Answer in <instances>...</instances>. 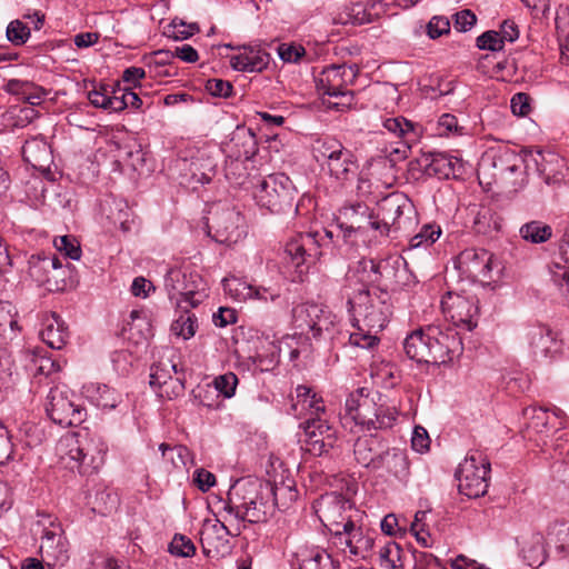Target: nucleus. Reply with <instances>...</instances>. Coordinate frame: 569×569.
I'll use <instances>...</instances> for the list:
<instances>
[{"label": "nucleus", "mask_w": 569, "mask_h": 569, "mask_svg": "<svg viewBox=\"0 0 569 569\" xmlns=\"http://www.w3.org/2000/svg\"><path fill=\"white\" fill-rule=\"evenodd\" d=\"M386 266L373 260H362L356 271L347 274L345 295L348 298L349 311L355 320L373 330H383L391 315V305L387 291L371 292L369 283H377L382 277Z\"/></svg>", "instance_id": "nucleus-1"}, {"label": "nucleus", "mask_w": 569, "mask_h": 569, "mask_svg": "<svg viewBox=\"0 0 569 569\" xmlns=\"http://www.w3.org/2000/svg\"><path fill=\"white\" fill-rule=\"evenodd\" d=\"M403 350L418 363L442 365L461 353L462 343L455 329L432 323L409 333Z\"/></svg>", "instance_id": "nucleus-2"}, {"label": "nucleus", "mask_w": 569, "mask_h": 569, "mask_svg": "<svg viewBox=\"0 0 569 569\" xmlns=\"http://www.w3.org/2000/svg\"><path fill=\"white\" fill-rule=\"evenodd\" d=\"M274 489L270 481L263 485L257 480H238L229 490L223 508L236 522H264L277 506Z\"/></svg>", "instance_id": "nucleus-3"}, {"label": "nucleus", "mask_w": 569, "mask_h": 569, "mask_svg": "<svg viewBox=\"0 0 569 569\" xmlns=\"http://www.w3.org/2000/svg\"><path fill=\"white\" fill-rule=\"evenodd\" d=\"M336 322V316L327 307L305 302L296 305L291 310L290 329L292 333H287L296 347L288 345L290 348V359H297L300 353L308 352L311 340L320 338L322 332L329 331Z\"/></svg>", "instance_id": "nucleus-4"}, {"label": "nucleus", "mask_w": 569, "mask_h": 569, "mask_svg": "<svg viewBox=\"0 0 569 569\" xmlns=\"http://www.w3.org/2000/svg\"><path fill=\"white\" fill-rule=\"evenodd\" d=\"M346 417L351 419L362 431L387 430L395 426L398 410L395 406L378 401L366 388H358L346 399Z\"/></svg>", "instance_id": "nucleus-5"}, {"label": "nucleus", "mask_w": 569, "mask_h": 569, "mask_svg": "<svg viewBox=\"0 0 569 569\" xmlns=\"http://www.w3.org/2000/svg\"><path fill=\"white\" fill-rule=\"evenodd\" d=\"M312 153L322 169L327 168L330 176L339 181H348L357 173L358 164L353 154L336 139L316 140Z\"/></svg>", "instance_id": "nucleus-6"}, {"label": "nucleus", "mask_w": 569, "mask_h": 569, "mask_svg": "<svg viewBox=\"0 0 569 569\" xmlns=\"http://www.w3.org/2000/svg\"><path fill=\"white\" fill-rule=\"evenodd\" d=\"M459 277L470 282L489 283L500 273V262L490 251L468 248L453 260Z\"/></svg>", "instance_id": "nucleus-7"}, {"label": "nucleus", "mask_w": 569, "mask_h": 569, "mask_svg": "<svg viewBox=\"0 0 569 569\" xmlns=\"http://www.w3.org/2000/svg\"><path fill=\"white\" fill-rule=\"evenodd\" d=\"M377 218L378 234L387 237L390 231L406 230L412 226L415 207L403 193H391L379 203Z\"/></svg>", "instance_id": "nucleus-8"}, {"label": "nucleus", "mask_w": 569, "mask_h": 569, "mask_svg": "<svg viewBox=\"0 0 569 569\" xmlns=\"http://www.w3.org/2000/svg\"><path fill=\"white\" fill-rule=\"evenodd\" d=\"M208 233L219 243H237L244 234L243 217L227 203H216L207 217Z\"/></svg>", "instance_id": "nucleus-9"}, {"label": "nucleus", "mask_w": 569, "mask_h": 569, "mask_svg": "<svg viewBox=\"0 0 569 569\" xmlns=\"http://www.w3.org/2000/svg\"><path fill=\"white\" fill-rule=\"evenodd\" d=\"M316 511L332 536L346 530L349 522L360 521L362 517L349 499L337 492L322 495L318 500Z\"/></svg>", "instance_id": "nucleus-10"}, {"label": "nucleus", "mask_w": 569, "mask_h": 569, "mask_svg": "<svg viewBox=\"0 0 569 569\" xmlns=\"http://www.w3.org/2000/svg\"><path fill=\"white\" fill-rule=\"evenodd\" d=\"M490 462L480 451H470L456 472L460 493L479 498L488 491Z\"/></svg>", "instance_id": "nucleus-11"}, {"label": "nucleus", "mask_w": 569, "mask_h": 569, "mask_svg": "<svg viewBox=\"0 0 569 569\" xmlns=\"http://www.w3.org/2000/svg\"><path fill=\"white\" fill-rule=\"evenodd\" d=\"M521 340L530 356L539 362H552L559 359L563 351V342L558 332L542 323L523 327Z\"/></svg>", "instance_id": "nucleus-12"}, {"label": "nucleus", "mask_w": 569, "mask_h": 569, "mask_svg": "<svg viewBox=\"0 0 569 569\" xmlns=\"http://www.w3.org/2000/svg\"><path fill=\"white\" fill-rule=\"evenodd\" d=\"M78 397L66 386L50 389L46 400V412L57 425L78 426L86 420V409L78 402Z\"/></svg>", "instance_id": "nucleus-13"}, {"label": "nucleus", "mask_w": 569, "mask_h": 569, "mask_svg": "<svg viewBox=\"0 0 569 569\" xmlns=\"http://www.w3.org/2000/svg\"><path fill=\"white\" fill-rule=\"evenodd\" d=\"M164 287L171 301L178 308L187 309L199 306L207 297L204 283L199 274L187 277L179 269H170L164 278Z\"/></svg>", "instance_id": "nucleus-14"}, {"label": "nucleus", "mask_w": 569, "mask_h": 569, "mask_svg": "<svg viewBox=\"0 0 569 569\" xmlns=\"http://www.w3.org/2000/svg\"><path fill=\"white\" fill-rule=\"evenodd\" d=\"M38 526L42 527L40 553L49 567L63 566L68 559V543L57 519L50 515H39Z\"/></svg>", "instance_id": "nucleus-15"}, {"label": "nucleus", "mask_w": 569, "mask_h": 569, "mask_svg": "<svg viewBox=\"0 0 569 569\" xmlns=\"http://www.w3.org/2000/svg\"><path fill=\"white\" fill-rule=\"evenodd\" d=\"M440 305L445 318L455 327L466 331L477 327L479 307L473 296L449 291L441 298Z\"/></svg>", "instance_id": "nucleus-16"}, {"label": "nucleus", "mask_w": 569, "mask_h": 569, "mask_svg": "<svg viewBox=\"0 0 569 569\" xmlns=\"http://www.w3.org/2000/svg\"><path fill=\"white\" fill-rule=\"evenodd\" d=\"M300 441L305 443L306 450L313 456H322L333 448L337 440V431L329 423L326 415L316 418H308L299 425Z\"/></svg>", "instance_id": "nucleus-17"}, {"label": "nucleus", "mask_w": 569, "mask_h": 569, "mask_svg": "<svg viewBox=\"0 0 569 569\" xmlns=\"http://www.w3.org/2000/svg\"><path fill=\"white\" fill-rule=\"evenodd\" d=\"M529 152L530 150H523L521 153H517L510 149L500 151L492 160L495 174L509 183L515 190L525 187L527 173L532 170L527 161Z\"/></svg>", "instance_id": "nucleus-18"}, {"label": "nucleus", "mask_w": 569, "mask_h": 569, "mask_svg": "<svg viewBox=\"0 0 569 569\" xmlns=\"http://www.w3.org/2000/svg\"><path fill=\"white\" fill-rule=\"evenodd\" d=\"M339 220L338 227L345 237H351L352 233L367 236L369 232L373 233L375 239L380 237L376 228L378 218L365 203L357 202L342 207L339 210Z\"/></svg>", "instance_id": "nucleus-19"}, {"label": "nucleus", "mask_w": 569, "mask_h": 569, "mask_svg": "<svg viewBox=\"0 0 569 569\" xmlns=\"http://www.w3.org/2000/svg\"><path fill=\"white\" fill-rule=\"evenodd\" d=\"M316 233H299L297 239L287 243V253L290 261H287V270H289L291 282H305L308 278L311 264V250L316 248Z\"/></svg>", "instance_id": "nucleus-20"}, {"label": "nucleus", "mask_w": 569, "mask_h": 569, "mask_svg": "<svg viewBox=\"0 0 569 569\" xmlns=\"http://www.w3.org/2000/svg\"><path fill=\"white\" fill-rule=\"evenodd\" d=\"M382 127L390 134L400 139L396 143V147L386 149L388 156L391 158L392 161L406 159L410 152L412 143H416L420 137L419 127L401 116L386 118L382 121Z\"/></svg>", "instance_id": "nucleus-21"}, {"label": "nucleus", "mask_w": 569, "mask_h": 569, "mask_svg": "<svg viewBox=\"0 0 569 569\" xmlns=\"http://www.w3.org/2000/svg\"><path fill=\"white\" fill-rule=\"evenodd\" d=\"M527 161L547 184L560 183L569 174L567 161L553 151L530 150Z\"/></svg>", "instance_id": "nucleus-22"}, {"label": "nucleus", "mask_w": 569, "mask_h": 569, "mask_svg": "<svg viewBox=\"0 0 569 569\" xmlns=\"http://www.w3.org/2000/svg\"><path fill=\"white\" fill-rule=\"evenodd\" d=\"M244 528V525L236 522L233 516L222 508L219 518L214 522H204L201 530V543L203 548L208 546L218 550L220 546L227 542V537H238Z\"/></svg>", "instance_id": "nucleus-23"}, {"label": "nucleus", "mask_w": 569, "mask_h": 569, "mask_svg": "<svg viewBox=\"0 0 569 569\" xmlns=\"http://www.w3.org/2000/svg\"><path fill=\"white\" fill-rule=\"evenodd\" d=\"M291 413L297 419L316 418L326 415V405L322 397L307 385H299L291 398Z\"/></svg>", "instance_id": "nucleus-24"}, {"label": "nucleus", "mask_w": 569, "mask_h": 569, "mask_svg": "<svg viewBox=\"0 0 569 569\" xmlns=\"http://www.w3.org/2000/svg\"><path fill=\"white\" fill-rule=\"evenodd\" d=\"M358 522H349L346 530L333 536V543L342 551L348 549L351 556L365 559L372 549L373 539L363 532Z\"/></svg>", "instance_id": "nucleus-25"}, {"label": "nucleus", "mask_w": 569, "mask_h": 569, "mask_svg": "<svg viewBox=\"0 0 569 569\" xmlns=\"http://www.w3.org/2000/svg\"><path fill=\"white\" fill-rule=\"evenodd\" d=\"M353 76L352 67L331 64L315 77V82L320 94L339 97V93L345 90L348 79Z\"/></svg>", "instance_id": "nucleus-26"}, {"label": "nucleus", "mask_w": 569, "mask_h": 569, "mask_svg": "<svg viewBox=\"0 0 569 569\" xmlns=\"http://www.w3.org/2000/svg\"><path fill=\"white\" fill-rule=\"evenodd\" d=\"M82 459L84 462V475L98 471L106 461L108 445L103 438L97 433H91L82 429Z\"/></svg>", "instance_id": "nucleus-27"}, {"label": "nucleus", "mask_w": 569, "mask_h": 569, "mask_svg": "<svg viewBox=\"0 0 569 569\" xmlns=\"http://www.w3.org/2000/svg\"><path fill=\"white\" fill-rule=\"evenodd\" d=\"M60 460L70 469H78L84 475V462L82 459V432H68L62 436L56 447Z\"/></svg>", "instance_id": "nucleus-28"}, {"label": "nucleus", "mask_w": 569, "mask_h": 569, "mask_svg": "<svg viewBox=\"0 0 569 569\" xmlns=\"http://www.w3.org/2000/svg\"><path fill=\"white\" fill-rule=\"evenodd\" d=\"M383 470L388 476L395 477L400 481H406L410 475V463L408 455L405 450L399 448L383 449L377 467L373 471Z\"/></svg>", "instance_id": "nucleus-29"}, {"label": "nucleus", "mask_w": 569, "mask_h": 569, "mask_svg": "<svg viewBox=\"0 0 569 569\" xmlns=\"http://www.w3.org/2000/svg\"><path fill=\"white\" fill-rule=\"evenodd\" d=\"M40 337L50 348L61 350L68 342L69 330L61 317L51 312L42 319Z\"/></svg>", "instance_id": "nucleus-30"}, {"label": "nucleus", "mask_w": 569, "mask_h": 569, "mask_svg": "<svg viewBox=\"0 0 569 569\" xmlns=\"http://www.w3.org/2000/svg\"><path fill=\"white\" fill-rule=\"evenodd\" d=\"M318 58L316 48L310 44L291 42L287 44V74L295 73V67H299V72L312 73L311 63Z\"/></svg>", "instance_id": "nucleus-31"}, {"label": "nucleus", "mask_w": 569, "mask_h": 569, "mask_svg": "<svg viewBox=\"0 0 569 569\" xmlns=\"http://www.w3.org/2000/svg\"><path fill=\"white\" fill-rule=\"evenodd\" d=\"M62 272V263L58 257L42 258L32 262L29 269L30 276L41 286H44L49 291H62L66 288L64 280H57L51 277H42V272L50 273Z\"/></svg>", "instance_id": "nucleus-32"}, {"label": "nucleus", "mask_w": 569, "mask_h": 569, "mask_svg": "<svg viewBox=\"0 0 569 569\" xmlns=\"http://www.w3.org/2000/svg\"><path fill=\"white\" fill-rule=\"evenodd\" d=\"M383 449L381 439L373 436L359 437L353 445L355 459L362 467L373 470Z\"/></svg>", "instance_id": "nucleus-33"}, {"label": "nucleus", "mask_w": 569, "mask_h": 569, "mask_svg": "<svg viewBox=\"0 0 569 569\" xmlns=\"http://www.w3.org/2000/svg\"><path fill=\"white\" fill-rule=\"evenodd\" d=\"M283 174H271L268 179L260 183L259 189L254 192V198L260 207L267 208L270 212H279L281 210V192L278 190V184L281 191L284 186L280 178Z\"/></svg>", "instance_id": "nucleus-34"}, {"label": "nucleus", "mask_w": 569, "mask_h": 569, "mask_svg": "<svg viewBox=\"0 0 569 569\" xmlns=\"http://www.w3.org/2000/svg\"><path fill=\"white\" fill-rule=\"evenodd\" d=\"M293 569H338L331 556L323 549H302L293 555Z\"/></svg>", "instance_id": "nucleus-35"}, {"label": "nucleus", "mask_w": 569, "mask_h": 569, "mask_svg": "<svg viewBox=\"0 0 569 569\" xmlns=\"http://www.w3.org/2000/svg\"><path fill=\"white\" fill-rule=\"evenodd\" d=\"M23 160L38 170H44L51 162V149L41 137L27 139L22 146Z\"/></svg>", "instance_id": "nucleus-36"}, {"label": "nucleus", "mask_w": 569, "mask_h": 569, "mask_svg": "<svg viewBox=\"0 0 569 569\" xmlns=\"http://www.w3.org/2000/svg\"><path fill=\"white\" fill-rule=\"evenodd\" d=\"M230 63L238 71H262L269 63V53L252 47L243 48V51L231 57Z\"/></svg>", "instance_id": "nucleus-37"}, {"label": "nucleus", "mask_w": 569, "mask_h": 569, "mask_svg": "<svg viewBox=\"0 0 569 569\" xmlns=\"http://www.w3.org/2000/svg\"><path fill=\"white\" fill-rule=\"evenodd\" d=\"M223 290L227 295L238 301L247 299L267 300L263 296L268 290L266 288H253L247 281L234 276L226 277L222 280Z\"/></svg>", "instance_id": "nucleus-38"}, {"label": "nucleus", "mask_w": 569, "mask_h": 569, "mask_svg": "<svg viewBox=\"0 0 569 569\" xmlns=\"http://www.w3.org/2000/svg\"><path fill=\"white\" fill-rule=\"evenodd\" d=\"M173 373H178L177 365L176 363H167V362H159L157 366L152 367L151 373H150V385L152 387H164L167 385H172V390L176 395H179L183 392L184 385H183V377H172Z\"/></svg>", "instance_id": "nucleus-39"}, {"label": "nucleus", "mask_w": 569, "mask_h": 569, "mask_svg": "<svg viewBox=\"0 0 569 569\" xmlns=\"http://www.w3.org/2000/svg\"><path fill=\"white\" fill-rule=\"evenodd\" d=\"M89 398L101 409L112 410L121 408L122 397L107 385H90L87 387Z\"/></svg>", "instance_id": "nucleus-40"}, {"label": "nucleus", "mask_w": 569, "mask_h": 569, "mask_svg": "<svg viewBox=\"0 0 569 569\" xmlns=\"http://www.w3.org/2000/svg\"><path fill=\"white\" fill-rule=\"evenodd\" d=\"M550 411L558 419H562L565 417V412L557 407H553L552 409L529 407L525 409L523 415L528 419V426L541 433L548 431L550 428Z\"/></svg>", "instance_id": "nucleus-41"}, {"label": "nucleus", "mask_w": 569, "mask_h": 569, "mask_svg": "<svg viewBox=\"0 0 569 569\" xmlns=\"http://www.w3.org/2000/svg\"><path fill=\"white\" fill-rule=\"evenodd\" d=\"M90 103L96 108L119 112L121 111L122 102L118 101L117 90L111 92L106 86H99L88 92Z\"/></svg>", "instance_id": "nucleus-42"}, {"label": "nucleus", "mask_w": 569, "mask_h": 569, "mask_svg": "<svg viewBox=\"0 0 569 569\" xmlns=\"http://www.w3.org/2000/svg\"><path fill=\"white\" fill-rule=\"evenodd\" d=\"M430 166L436 173L447 179L463 173L462 160L447 153H438L435 156Z\"/></svg>", "instance_id": "nucleus-43"}, {"label": "nucleus", "mask_w": 569, "mask_h": 569, "mask_svg": "<svg viewBox=\"0 0 569 569\" xmlns=\"http://www.w3.org/2000/svg\"><path fill=\"white\" fill-rule=\"evenodd\" d=\"M231 143L238 148L237 158L249 160L257 150L254 133L244 127H238L232 134Z\"/></svg>", "instance_id": "nucleus-44"}, {"label": "nucleus", "mask_w": 569, "mask_h": 569, "mask_svg": "<svg viewBox=\"0 0 569 569\" xmlns=\"http://www.w3.org/2000/svg\"><path fill=\"white\" fill-rule=\"evenodd\" d=\"M519 234L525 241L539 244L552 237V228L542 221L532 220L520 227Z\"/></svg>", "instance_id": "nucleus-45"}, {"label": "nucleus", "mask_w": 569, "mask_h": 569, "mask_svg": "<svg viewBox=\"0 0 569 569\" xmlns=\"http://www.w3.org/2000/svg\"><path fill=\"white\" fill-rule=\"evenodd\" d=\"M353 330L349 335V342L351 346L359 347L362 349H371L378 343L377 333L381 330H373L372 328H367L365 325L355 320L352 322Z\"/></svg>", "instance_id": "nucleus-46"}, {"label": "nucleus", "mask_w": 569, "mask_h": 569, "mask_svg": "<svg viewBox=\"0 0 569 569\" xmlns=\"http://www.w3.org/2000/svg\"><path fill=\"white\" fill-rule=\"evenodd\" d=\"M433 133L439 137H458L465 134V127L459 124L455 114L443 113L431 124Z\"/></svg>", "instance_id": "nucleus-47"}, {"label": "nucleus", "mask_w": 569, "mask_h": 569, "mask_svg": "<svg viewBox=\"0 0 569 569\" xmlns=\"http://www.w3.org/2000/svg\"><path fill=\"white\" fill-rule=\"evenodd\" d=\"M423 30H426V33L430 39L435 40L450 32V21L445 16H433L426 26L422 23L416 26L413 34L419 37Z\"/></svg>", "instance_id": "nucleus-48"}, {"label": "nucleus", "mask_w": 569, "mask_h": 569, "mask_svg": "<svg viewBox=\"0 0 569 569\" xmlns=\"http://www.w3.org/2000/svg\"><path fill=\"white\" fill-rule=\"evenodd\" d=\"M379 567L381 569H401V548L395 541H388L379 549Z\"/></svg>", "instance_id": "nucleus-49"}, {"label": "nucleus", "mask_w": 569, "mask_h": 569, "mask_svg": "<svg viewBox=\"0 0 569 569\" xmlns=\"http://www.w3.org/2000/svg\"><path fill=\"white\" fill-rule=\"evenodd\" d=\"M197 327L196 316L189 313L186 309V312L172 322L171 331L173 335L188 340L194 336Z\"/></svg>", "instance_id": "nucleus-50"}, {"label": "nucleus", "mask_w": 569, "mask_h": 569, "mask_svg": "<svg viewBox=\"0 0 569 569\" xmlns=\"http://www.w3.org/2000/svg\"><path fill=\"white\" fill-rule=\"evenodd\" d=\"M441 236V228L435 223L425 224L420 231L410 239V248L429 247Z\"/></svg>", "instance_id": "nucleus-51"}, {"label": "nucleus", "mask_w": 569, "mask_h": 569, "mask_svg": "<svg viewBox=\"0 0 569 569\" xmlns=\"http://www.w3.org/2000/svg\"><path fill=\"white\" fill-rule=\"evenodd\" d=\"M199 30L200 29L197 23H186L184 21L176 18L168 26L166 34L174 40H186L199 32Z\"/></svg>", "instance_id": "nucleus-52"}, {"label": "nucleus", "mask_w": 569, "mask_h": 569, "mask_svg": "<svg viewBox=\"0 0 569 569\" xmlns=\"http://www.w3.org/2000/svg\"><path fill=\"white\" fill-rule=\"evenodd\" d=\"M6 36L13 46H22L29 40L31 31L24 22L17 19L8 24Z\"/></svg>", "instance_id": "nucleus-53"}, {"label": "nucleus", "mask_w": 569, "mask_h": 569, "mask_svg": "<svg viewBox=\"0 0 569 569\" xmlns=\"http://www.w3.org/2000/svg\"><path fill=\"white\" fill-rule=\"evenodd\" d=\"M19 330L13 306L0 301V336H6L7 331L16 333Z\"/></svg>", "instance_id": "nucleus-54"}, {"label": "nucleus", "mask_w": 569, "mask_h": 569, "mask_svg": "<svg viewBox=\"0 0 569 569\" xmlns=\"http://www.w3.org/2000/svg\"><path fill=\"white\" fill-rule=\"evenodd\" d=\"M550 276L553 283L559 288L561 296L569 303V268L553 263L550 267Z\"/></svg>", "instance_id": "nucleus-55"}, {"label": "nucleus", "mask_w": 569, "mask_h": 569, "mask_svg": "<svg viewBox=\"0 0 569 569\" xmlns=\"http://www.w3.org/2000/svg\"><path fill=\"white\" fill-rule=\"evenodd\" d=\"M169 551L178 557H191L196 552V547L189 538L176 535L169 545Z\"/></svg>", "instance_id": "nucleus-56"}, {"label": "nucleus", "mask_w": 569, "mask_h": 569, "mask_svg": "<svg viewBox=\"0 0 569 569\" xmlns=\"http://www.w3.org/2000/svg\"><path fill=\"white\" fill-rule=\"evenodd\" d=\"M477 47L481 50L499 51L503 48V39L498 31H486L477 38Z\"/></svg>", "instance_id": "nucleus-57"}, {"label": "nucleus", "mask_w": 569, "mask_h": 569, "mask_svg": "<svg viewBox=\"0 0 569 569\" xmlns=\"http://www.w3.org/2000/svg\"><path fill=\"white\" fill-rule=\"evenodd\" d=\"M323 104L328 109L345 112L353 104V93L345 89L339 93V97H329L328 100H323Z\"/></svg>", "instance_id": "nucleus-58"}, {"label": "nucleus", "mask_w": 569, "mask_h": 569, "mask_svg": "<svg viewBox=\"0 0 569 569\" xmlns=\"http://www.w3.org/2000/svg\"><path fill=\"white\" fill-rule=\"evenodd\" d=\"M238 377L233 372H227L214 379L216 389L226 398H231L236 392Z\"/></svg>", "instance_id": "nucleus-59"}, {"label": "nucleus", "mask_w": 569, "mask_h": 569, "mask_svg": "<svg viewBox=\"0 0 569 569\" xmlns=\"http://www.w3.org/2000/svg\"><path fill=\"white\" fill-rule=\"evenodd\" d=\"M54 246L59 251L63 252L66 257L72 260L80 259L81 249L73 238L62 236L58 240H54Z\"/></svg>", "instance_id": "nucleus-60"}, {"label": "nucleus", "mask_w": 569, "mask_h": 569, "mask_svg": "<svg viewBox=\"0 0 569 569\" xmlns=\"http://www.w3.org/2000/svg\"><path fill=\"white\" fill-rule=\"evenodd\" d=\"M13 455V443L8 428L0 420V466L7 463Z\"/></svg>", "instance_id": "nucleus-61"}, {"label": "nucleus", "mask_w": 569, "mask_h": 569, "mask_svg": "<svg viewBox=\"0 0 569 569\" xmlns=\"http://www.w3.org/2000/svg\"><path fill=\"white\" fill-rule=\"evenodd\" d=\"M206 90L213 97L229 98L232 94V84L222 79H209Z\"/></svg>", "instance_id": "nucleus-62"}, {"label": "nucleus", "mask_w": 569, "mask_h": 569, "mask_svg": "<svg viewBox=\"0 0 569 569\" xmlns=\"http://www.w3.org/2000/svg\"><path fill=\"white\" fill-rule=\"evenodd\" d=\"M411 447L416 452L425 453L430 448V438L427 430L421 426H416L412 431Z\"/></svg>", "instance_id": "nucleus-63"}, {"label": "nucleus", "mask_w": 569, "mask_h": 569, "mask_svg": "<svg viewBox=\"0 0 569 569\" xmlns=\"http://www.w3.org/2000/svg\"><path fill=\"white\" fill-rule=\"evenodd\" d=\"M476 22V14L469 9L461 10L453 16V27L459 32L469 31Z\"/></svg>", "instance_id": "nucleus-64"}]
</instances>
